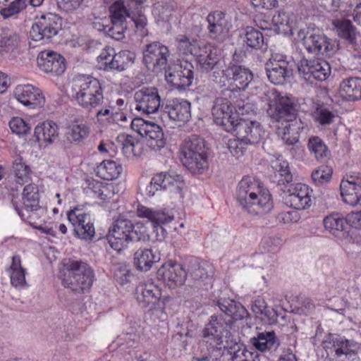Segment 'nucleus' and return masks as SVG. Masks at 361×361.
<instances>
[{
  "label": "nucleus",
  "mask_w": 361,
  "mask_h": 361,
  "mask_svg": "<svg viewBox=\"0 0 361 361\" xmlns=\"http://www.w3.org/2000/svg\"><path fill=\"white\" fill-rule=\"evenodd\" d=\"M111 25H104L100 20L92 23V27L117 41L126 37L130 27H134L135 32L142 37L148 35V20L141 10L133 11L127 8L123 0L115 1L109 8Z\"/></svg>",
  "instance_id": "1"
},
{
  "label": "nucleus",
  "mask_w": 361,
  "mask_h": 361,
  "mask_svg": "<svg viewBox=\"0 0 361 361\" xmlns=\"http://www.w3.org/2000/svg\"><path fill=\"white\" fill-rule=\"evenodd\" d=\"M235 199L244 211L255 215L264 214L274 207L269 190L250 176L243 178L238 183Z\"/></svg>",
  "instance_id": "2"
},
{
  "label": "nucleus",
  "mask_w": 361,
  "mask_h": 361,
  "mask_svg": "<svg viewBox=\"0 0 361 361\" xmlns=\"http://www.w3.org/2000/svg\"><path fill=\"white\" fill-rule=\"evenodd\" d=\"M149 240V235L144 223H133L121 215L112 223L107 235L110 247L118 252L128 248L130 243Z\"/></svg>",
  "instance_id": "3"
},
{
  "label": "nucleus",
  "mask_w": 361,
  "mask_h": 361,
  "mask_svg": "<svg viewBox=\"0 0 361 361\" xmlns=\"http://www.w3.org/2000/svg\"><path fill=\"white\" fill-rule=\"evenodd\" d=\"M62 285L78 294L87 292L94 280L93 269L82 260L65 259L59 271Z\"/></svg>",
  "instance_id": "4"
},
{
  "label": "nucleus",
  "mask_w": 361,
  "mask_h": 361,
  "mask_svg": "<svg viewBox=\"0 0 361 361\" xmlns=\"http://www.w3.org/2000/svg\"><path fill=\"white\" fill-rule=\"evenodd\" d=\"M220 324L213 331L216 346L220 350V359L223 356H228V361L248 360L254 355L259 354L257 351L247 349L240 338L235 336V331H231V327L226 322Z\"/></svg>",
  "instance_id": "5"
},
{
  "label": "nucleus",
  "mask_w": 361,
  "mask_h": 361,
  "mask_svg": "<svg viewBox=\"0 0 361 361\" xmlns=\"http://www.w3.org/2000/svg\"><path fill=\"white\" fill-rule=\"evenodd\" d=\"M298 37L307 52L314 56L330 58L339 49V41L329 37L319 29H300Z\"/></svg>",
  "instance_id": "6"
},
{
  "label": "nucleus",
  "mask_w": 361,
  "mask_h": 361,
  "mask_svg": "<svg viewBox=\"0 0 361 361\" xmlns=\"http://www.w3.org/2000/svg\"><path fill=\"white\" fill-rule=\"evenodd\" d=\"M73 90V98L76 103L90 113L105 102L101 82L92 76H83L78 79Z\"/></svg>",
  "instance_id": "7"
},
{
  "label": "nucleus",
  "mask_w": 361,
  "mask_h": 361,
  "mask_svg": "<svg viewBox=\"0 0 361 361\" xmlns=\"http://www.w3.org/2000/svg\"><path fill=\"white\" fill-rule=\"evenodd\" d=\"M326 361H360L361 343L336 334H329L323 341Z\"/></svg>",
  "instance_id": "8"
},
{
  "label": "nucleus",
  "mask_w": 361,
  "mask_h": 361,
  "mask_svg": "<svg viewBox=\"0 0 361 361\" xmlns=\"http://www.w3.org/2000/svg\"><path fill=\"white\" fill-rule=\"evenodd\" d=\"M183 164L192 173L202 174L208 166V156L203 138L192 135L181 146Z\"/></svg>",
  "instance_id": "9"
},
{
  "label": "nucleus",
  "mask_w": 361,
  "mask_h": 361,
  "mask_svg": "<svg viewBox=\"0 0 361 361\" xmlns=\"http://www.w3.org/2000/svg\"><path fill=\"white\" fill-rule=\"evenodd\" d=\"M268 104V116L272 121L281 123L291 121L297 115V104L293 98L282 96L279 92L272 89L264 92Z\"/></svg>",
  "instance_id": "10"
},
{
  "label": "nucleus",
  "mask_w": 361,
  "mask_h": 361,
  "mask_svg": "<svg viewBox=\"0 0 361 361\" xmlns=\"http://www.w3.org/2000/svg\"><path fill=\"white\" fill-rule=\"evenodd\" d=\"M216 305L225 314H214L209 318L204 327L209 330H215L216 326L221 323L226 322L234 331V324L237 321L249 317L250 314L247 309L239 302L230 298H220L216 301Z\"/></svg>",
  "instance_id": "11"
},
{
  "label": "nucleus",
  "mask_w": 361,
  "mask_h": 361,
  "mask_svg": "<svg viewBox=\"0 0 361 361\" xmlns=\"http://www.w3.org/2000/svg\"><path fill=\"white\" fill-rule=\"evenodd\" d=\"M298 64L290 56L281 54H271L264 64L268 80L275 85H283L293 78Z\"/></svg>",
  "instance_id": "12"
},
{
  "label": "nucleus",
  "mask_w": 361,
  "mask_h": 361,
  "mask_svg": "<svg viewBox=\"0 0 361 361\" xmlns=\"http://www.w3.org/2000/svg\"><path fill=\"white\" fill-rule=\"evenodd\" d=\"M63 30V19L57 14L48 13L36 17L30 30V37L35 42L49 43Z\"/></svg>",
  "instance_id": "13"
},
{
  "label": "nucleus",
  "mask_w": 361,
  "mask_h": 361,
  "mask_svg": "<svg viewBox=\"0 0 361 361\" xmlns=\"http://www.w3.org/2000/svg\"><path fill=\"white\" fill-rule=\"evenodd\" d=\"M165 79L173 89L185 90L194 80V66L188 60L177 59L170 60L164 72Z\"/></svg>",
  "instance_id": "14"
},
{
  "label": "nucleus",
  "mask_w": 361,
  "mask_h": 361,
  "mask_svg": "<svg viewBox=\"0 0 361 361\" xmlns=\"http://www.w3.org/2000/svg\"><path fill=\"white\" fill-rule=\"evenodd\" d=\"M169 47L160 42H152L142 49V63L149 72L159 74L166 71L170 60Z\"/></svg>",
  "instance_id": "15"
},
{
  "label": "nucleus",
  "mask_w": 361,
  "mask_h": 361,
  "mask_svg": "<svg viewBox=\"0 0 361 361\" xmlns=\"http://www.w3.org/2000/svg\"><path fill=\"white\" fill-rule=\"evenodd\" d=\"M133 130L145 137L146 145L154 152L160 151L166 145V140L162 128L158 124L136 117L131 121Z\"/></svg>",
  "instance_id": "16"
},
{
  "label": "nucleus",
  "mask_w": 361,
  "mask_h": 361,
  "mask_svg": "<svg viewBox=\"0 0 361 361\" xmlns=\"http://www.w3.org/2000/svg\"><path fill=\"white\" fill-rule=\"evenodd\" d=\"M68 221L73 229V233L77 238L84 240H92L95 235L94 219L90 213L86 212L81 206H75L66 212Z\"/></svg>",
  "instance_id": "17"
},
{
  "label": "nucleus",
  "mask_w": 361,
  "mask_h": 361,
  "mask_svg": "<svg viewBox=\"0 0 361 361\" xmlns=\"http://www.w3.org/2000/svg\"><path fill=\"white\" fill-rule=\"evenodd\" d=\"M298 71L300 77L310 84L325 81L331 72L330 64L320 58L301 59L298 63Z\"/></svg>",
  "instance_id": "18"
},
{
  "label": "nucleus",
  "mask_w": 361,
  "mask_h": 361,
  "mask_svg": "<svg viewBox=\"0 0 361 361\" xmlns=\"http://www.w3.org/2000/svg\"><path fill=\"white\" fill-rule=\"evenodd\" d=\"M184 186V180L181 175L174 171L160 172L152 176L149 183L146 186L145 192L149 197H153L158 191L166 190L179 193Z\"/></svg>",
  "instance_id": "19"
},
{
  "label": "nucleus",
  "mask_w": 361,
  "mask_h": 361,
  "mask_svg": "<svg viewBox=\"0 0 361 361\" xmlns=\"http://www.w3.org/2000/svg\"><path fill=\"white\" fill-rule=\"evenodd\" d=\"M254 75L247 66L235 63H229L224 70L219 82L221 86L234 85L239 90H245L253 80Z\"/></svg>",
  "instance_id": "20"
},
{
  "label": "nucleus",
  "mask_w": 361,
  "mask_h": 361,
  "mask_svg": "<svg viewBox=\"0 0 361 361\" xmlns=\"http://www.w3.org/2000/svg\"><path fill=\"white\" fill-rule=\"evenodd\" d=\"M137 216L147 219L153 226L156 232L157 240H163L167 233L163 226L170 223L173 219V215L166 209H152L139 204L136 210Z\"/></svg>",
  "instance_id": "21"
},
{
  "label": "nucleus",
  "mask_w": 361,
  "mask_h": 361,
  "mask_svg": "<svg viewBox=\"0 0 361 361\" xmlns=\"http://www.w3.org/2000/svg\"><path fill=\"white\" fill-rule=\"evenodd\" d=\"M186 276L187 273L183 266L171 259L164 263L157 271V279L170 289L182 286Z\"/></svg>",
  "instance_id": "22"
},
{
  "label": "nucleus",
  "mask_w": 361,
  "mask_h": 361,
  "mask_svg": "<svg viewBox=\"0 0 361 361\" xmlns=\"http://www.w3.org/2000/svg\"><path fill=\"white\" fill-rule=\"evenodd\" d=\"M284 191L283 197L286 205L296 210L305 209L312 204L310 189L305 184L292 183Z\"/></svg>",
  "instance_id": "23"
},
{
  "label": "nucleus",
  "mask_w": 361,
  "mask_h": 361,
  "mask_svg": "<svg viewBox=\"0 0 361 361\" xmlns=\"http://www.w3.org/2000/svg\"><path fill=\"white\" fill-rule=\"evenodd\" d=\"M207 31L209 38L223 41L232 28L229 16L221 11L210 12L207 16Z\"/></svg>",
  "instance_id": "24"
},
{
  "label": "nucleus",
  "mask_w": 361,
  "mask_h": 361,
  "mask_svg": "<svg viewBox=\"0 0 361 361\" xmlns=\"http://www.w3.org/2000/svg\"><path fill=\"white\" fill-rule=\"evenodd\" d=\"M231 133L236 137L243 139L250 145L259 144L264 135V130L259 122L243 118H240L235 123Z\"/></svg>",
  "instance_id": "25"
},
{
  "label": "nucleus",
  "mask_w": 361,
  "mask_h": 361,
  "mask_svg": "<svg viewBox=\"0 0 361 361\" xmlns=\"http://www.w3.org/2000/svg\"><path fill=\"white\" fill-rule=\"evenodd\" d=\"M37 63L40 71L52 75H61L66 68L65 58L50 49H44L39 53Z\"/></svg>",
  "instance_id": "26"
},
{
  "label": "nucleus",
  "mask_w": 361,
  "mask_h": 361,
  "mask_svg": "<svg viewBox=\"0 0 361 361\" xmlns=\"http://www.w3.org/2000/svg\"><path fill=\"white\" fill-rule=\"evenodd\" d=\"M136 102L135 109L146 114L158 111L161 104V98L158 90L154 87H144L134 94Z\"/></svg>",
  "instance_id": "27"
},
{
  "label": "nucleus",
  "mask_w": 361,
  "mask_h": 361,
  "mask_svg": "<svg viewBox=\"0 0 361 361\" xmlns=\"http://www.w3.org/2000/svg\"><path fill=\"white\" fill-rule=\"evenodd\" d=\"M14 97L23 106L30 109L42 107L45 104L42 91L30 84L18 85L14 90Z\"/></svg>",
  "instance_id": "28"
},
{
  "label": "nucleus",
  "mask_w": 361,
  "mask_h": 361,
  "mask_svg": "<svg viewBox=\"0 0 361 361\" xmlns=\"http://www.w3.org/2000/svg\"><path fill=\"white\" fill-rule=\"evenodd\" d=\"M135 295L141 308L152 311L159 307L161 290L153 283H140L136 287Z\"/></svg>",
  "instance_id": "29"
},
{
  "label": "nucleus",
  "mask_w": 361,
  "mask_h": 361,
  "mask_svg": "<svg viewBox=\"0 0 361 361\" xmlns=\"http://www.w3.org/2000/svg\"><path fill=\"white\" fill-rule=\"evenodd\" d=\"M343 202L350 206L357 205L361 200V176L343 179L340 184Z\"/></svg>",
  "instance_id": "30"
},
{
  "label": "nucleus",
  "mask_w": 361,
  "mask_h": 361,
  "mask_svg": "<svg viewBox=\"0 0 361 361\" xmlns=\"http://www.w3.org/2000/svg\"><path fill=\"white\" fill-rule=\"evenodd\" d=\"M190 109L191 104L188 100L175 99L169 101L161 116L175 121L188 122L191 118Z\"/></svg>",
  "instance_id": "31"
},
{
  "label": "nucleus",
  "mask_w": 361,
  "mask_h": 361,
  "mask_svg": "<svg viewBox=\"0 0 361 361\" xmlns=\"http://www.w3.org/2000/svg\"><path fill=\"white\" fill-rule=\"evenodd\" d=\"M214 274V266L207 262H197L196 260L189 270V276L194 281V286L200 288L210 285Z\"/></svg>",
  "instance_id": "32"
},
{
  "label": "nucleus",
  "mask_w": 361,
  "mask_h": 361,
  "mask_svg": "<svg viewBox=\"0 0 361 361\" xmlns=\"http://www.w3.org/2000/svg\"><path fill=\"white\" fill-rule=\"evenodd\" d=\"M249 343L253 348L252 350L262 353L276 350L281 345L279 339L272 330L257 332L256 336L250 338Z\"/></svg>",
  "instance_id": "33"
},
{
  "label": "nucleus",
  "mask_w": 361,
  "mask_h": 361,
  "mask_svg": "<svg viewBox=\"0 0 361 361\" xmlns=\"http://www.w3.org/2000/svg\"><path fill=\"white\" fill-rule=\"evenodd\" d=\"M160 259V254L157 250L149 247H140L133 255V265L137 270L147 272Z\"/></svg>",
  "instance_id": "34"
},
{
  "label": "nucleus",
  "mask_w": 361,
  "mask_h": 361,
  "mask_svg": "<svg viewBox=\"0 0 361 361\" xmlns=\"http://www.w3.org/2000/svg\"><path fill=\"white\" fill-rule=\"evenodd\" d=\"M240 39L247 51H253L267 49L263 34L252 26H246L240 34Z\"/></svg>",
  "instance_id": "35"
},
{
  "label": "nucleus",
  "mask_w": 361,
  "mask_h": 361,
  "mask_svg": "<svg viewBox=\"0 0 361 361\" xmlns=\"http://www.w3.org/2000/svg\"><path fill=\"white\" fill-rule=\"evenodd\" d=\"M234 89L225 88L221 91V95L214 100L212 113L215 123H224V114L229 111L233 106Z\"/></svg>",
  "instance_id": "36"
},
{
  "label": "nucleus",
  "mask_w": 361,
  "mask_h": 361,
  "mask_svg": "<svg viewBox=\"0 0 361 361\" xmlns=\"http://www.w3.org/2000/svg\"><path fill=\"white\" fill-rule=\"evenodd\" d=\"M276 127V133L288 145H294L299 142L300 133L304 129V124L300 120L293 118L291 121Z\"/></svg>",
  "instance_id": "37"
},
{
  "label": "nucleus",
  "mask_w": 361,
  "mask_h": 361,
  "mask_svg": "<svg viewBox=\"0 0 361 361\" xmlns=\"http://www.w3.org/2000/svg\"><path fill=\"white\" fill-rule=\"evenodd\" d=\"M202 352L205 350L204 355L195 357L196 361H220V351L216 344L213 330L204 327L202 330Z\"/></svg>",
  "instance_id": "38"
},
{
  "label": "nucleus",
  "mask_w": 361,
  "mask_h": 361,
  "mask_svg": "<svg viewBox=\"0 0 361 361\" xmlns=\"http://www.w3.org/2000/svg\"><path fill=\"white\" fill-rule=\"evenodd\" d=\"M323 224L325 229L336 238H345L348 233L347 218L341 214L333 213L325 216Z\"/></svg>",
  "instance_id": "39"
},
{
  "label": "nucleus",
  "mask_w": 361,
  "mask_h": 361,
  "mask_svg": "<svg viewBox=\"0 0 361 361\" xmlns=\"http://www.w3.org/2000/svg\"><path fill=\"white\" fill-rule=\"evenodd\" d=\"M339 93L347 101L361 99V78L349 77L343 79L340 83Z\"/></svg>",
  "instance_id": "40"
},
{
  "label": "nucleus",
  "mask_w": 361,
  "mask_h": 361,
  "mask_svg": "<svg viewBox=\"0 0 361 361\" xmlns=\"http://www.w3.org/2000/svg\"><path fill=\"white\" fill-rule=\"evenodd\" d=\"M97 176L103 180H113L120 177L122 165L112 159H104L94 169Z\"/></svg>",
  "instance_id": "41"
},
{
  "label": "nucleus",
  "mask_w": 361,
  "mask_h": 361,
  "mask_svg": "<svg viewBox=\"0 0 361 361\" xmlns=\"http://www.w3.org/2000/svg\"><path fill=\"white\" fill-rule=\"evenodd\" d=\"M59 128L52 121H45L39 123L35 128L34 135L37 142L51 144L59 135Z\"/></svg>",
  "instance_id": "42"
},
{
  "label": "nucleus",
  "mask_w": 361,
  "mask_h": 361,
  "mask_svg": "<svg viewBox=\"0 0 361 361\" xmlns=\"http://www.w3.org/2000/svg\"><path fill=\"white\" fill-rule=\"evenodd\" d=\"M272 168L274 171V181L278 185H283L286 188L293 183V176L289 163L286 160L277 159L272 162Z\"/></svg>",
  "instance_id": "43"
},
{
  "label": "nucleus",
  "mask_w": 361,
  "mask_h": 361,
  "mask_svg": "<svg viewBox=\"0 0 361 361\" xmlns=\"http://www.w3.org/2000/svg\"><path fill=\"white\" fill-rule=\"evenodd\" d=\"M334 29L338 36L350 44L357 43L358 32L357 28L350 20H336L334 23Z\"/></svg>",
  "instance_id": "44"
},
{
  "label": "nucleus",
  "mask_w": 361,
  "mask_h": 361,
  "mask_svg": "<svg viewBox=\"0 0 361 361\" xmlns=\"http://www.w3.org/2000/svg\"><path fill=\"white\" fill-rule=\"evenodd\" d=\"M307 149L320 162H326L331 157V152L324 140L318 136H312L307 142Z\"/></svg>",
  "instance_id": "45"
},
{
  "label": "nucleus",
  "mask_w": 361,
  "mask_h": 361,
  "mask_svg": "<svg viewBox=\"0 0 361 361\" xmlns=\"http://www.w3.org/2000/svg\"><path fill=\"white\" fill-rule=\"evenodd\" d=\"M22 200L24 209L27 212L37 211L40 208L38 187L35 184H28L25 186Z\"/></svg>",
  "instance_id": "46"
},
{
  "label": "nucleus",
  "mask_w": 361,
  "mask_h": 361,
  "mask_svg": "<svg viewBox=\"0 0 361 361\" xmlns=\"http://www.w3.org/2000/svg\"><path fill=\"white\" fill-rule=\"evenodd\" d=\"M194 56H196L197 68L202 73L212 71L219 61L217 55L211 49H200V54Z\"/></svg>",
  "instance_id": "47"
},
{
  "label": "nucleus",
  "mask_w": 361,
  "mask_h": 361,
  "mask_svg": "<svg viewBox=\"0 0 361 361\" xmlns=\"http://www.w3.org/2000/svg\"><path fill=\"white\" fill-rule=\"evenodd\" d=\"M251 310L257 317L263 320L267 319L269 323H273L277 319V312L269 307L262 298L258 297L252 301Z\"/></svg>",
  "instance_id": "48"
},
{
  "label": "nucleus",
  "mask_w": 361,
  "mask_h": 361,
  "mask_svg": "<svg viewBox=\"0 0 361 361\" xmlns=\"http://www.w3.org/2000/svg\"><path fill=\"white\" fill-rule=\"evenodd\" d=\"M275 25V34L283 35H293L295 23L291 20L288 13L284 11H279L273 16Z\"/></svg>",
  "instance_id": "49"
},
{
  "label": "nucleus",
  "mask_w": 361,
  "mask_h": 361,
  "mask_svg": "<svg viewBox=\"0 0 361 361\" xmlns=\"http://www.w3.org/2000/svg\"><path fill=\"white\" fill-rule=\"evenodd\" d=\"M135 59V54L130 51L123 50L114 54L111 61V68L117 71H123L131 66Z\"/></svg>",
  "instance_id": "50"
},
{
  "label": "nucleus",
  "mask_w": 361,
  "mask_h": 361,
  "mask_svg": "<svg viewBox=\"0 0 361 361\" xmlns=\"http://www.w3.org/2000/svg\"><path fill=\"white\" fill-rule=\"evenodd\" d=\"M19 35L8 29L3 30L0 34V47L6 53L13 51L18 46Z\"/></svg>",
  "instance_id": "51"
},
{
  "label": "nucleus",
  "mask_w": 361,
  "mask_h": 361,
  "mask_svg": "<svg viewBox=\"0 0 361 361\" xmlns=\"http://www.w3.org/2000/svg\"><path fill=\"white\" fill-rule=\"evenodd\" d=\"M90 128L85 123L74 124L66 133V137L70 142H80L88 137Z\"/></svg>",
  "instance_id": "52"
},
{
  "label": "nucleus",
  "mask_w": 361,
  "mask_h": 361,
  "mask_svg": "<svg viewBox=\"0 0 361 361\" xmlns=\"http://www.w3.org/2000/svg\"><path fill=\"white\" fill-rule=\"evenodd\" d=\"M13 172L16 178V182L20 185H23L30 179V169L23 161L21 157H18L13 164Z\"/></svg>",
  "instance_id": "53"
},
{
  "label": "nucleus",
  "mask_w": 361,
  "mask_h": 361,
  "mask_svg": "<svg viewBox=\"0 0 361 361\" xmlns=\"http://www.w3.org/2000/svg\"><path fill=\"white\" fill-rule=\"evenodd\" d=\"M189 322L178 324L172 336V341L179 343V346L183 348L187 345L188 338L192 337V331L189 329Z\"/></svg>",
  "instance_id": "54"
},
{
  "label": "nucleus",
  "mask_w": 361,
  "mask_h": 361,
  "mask_svg": "<svg viewBox=\"0 0 361 361\" xmlns=\"http://www.w3.org/2000/svg\"><path fill=\"white\" fill-rule=\"evenodd\" d=\"M27 6V0H13L0 10L4 19H9L23 11Z\"/></svg>",
  "instance_id": "55"
},
{
  "label": "nucleus",
  "mask_w": 361,
  "mask_h": 361,
  "mask_svg": "<svg viewBox=\"0 0 361 361\" xmlns=\"http://www.w3.org/2000/svg\"><path fill=\"white\" fill-rule=\"evenodd\" d=\"M333 169L328 165H322L312 173V180L317 185L326 184L331 180Z\"/></svg>",
  "instance_id": "56"
},
{
  "label": "nucleus",
  "mask_w": 361,
  "mask_h": 361,
  "mask_svg": "<svg viewBox=\"0 0 361 361\" xmlns=\"http://www.w3.org/2000/svg\"><path fill=\"white\" fill-rule=\"evenodd\" d=\"M336 116V112L324 106L317 107L314 111V119L322 126L332 123Z\"/></svg>",
  "instance_id": "57"
},
{
  "label": "nucleus",
  "mask_w": 361,
  "mask_h": 361,
  "mask_svg": "<svg viewBox=\"0 0 361 361\" xmlns=\"http://www.w3.org/2000/svg\"><path fill=\"white\" fill-rule=\"evenodd\" d=\"M114 111V106L111 105V101L108 98H105V102L97 109H94L90 113L94 114L98 121H106L108 123H111L110 117Z\"/></svg>",
  "instance_id": "58"
},
{
  "label": "nucleus",
  "mask_w": 361,
  "mask_h": 361,
  "mask_svg": "<svg viewBox=\"0 0 361 361\" xmlns=\"http://www.w3.org/2000/svg\"><path fill=\"white\" fill-rule=\"evenodd\" d=\"M239 120V115L233 105L229 111L224 114V123L216 124L221 126L226 131L231 133Z\"/></svg>",
  "instance_id": "59"
},
{
  "label": "nucleus",
  "mask_w": 361,
  "mask_h": 361,
  "mask_svg": "<svg viewBox=\"0 0 361 361\" xmlns=\"http://www.w3.org/2000/svg\"><path fill=\"white\" fill-rule=\"evenodd\" d=\"M115 49L106 46L97 57V61L104 71H112L111 61L114 60Z\"/></svg>",
  "instance_id": "60"
},
{
  "label": "nucleus",
  "mask_w": 361,
  "mask_h": 361,
  "mask_svg": "<svg viewBox=\"0 0 361 361\" xmlns=\"http://www.w3.org/2000/svg\"><path fill=\"white\" fill-rule=\"evenodd\" d=\"M250 145L246 141L240 137L231 139L228 140V147L230 152L237 158L243 156L247 150V146Z\"/></svg>",
  "instance_id": "61"
},
{
  "label": "nucleus",
  "mask_w": 361,
  "mask_h": 361,
  "mask_svg": "<svg viewBox=\"0 0 361 361\" xmlns=\"http://www.w3.org/2000/svg\"><path fill=\"white\" fill-rule=\"evenodd\" d=\"M9 127L13 133L26 135L30 133L31 127L20 117H13L9 121Z\"/></svg>",
  "instance_id": "62"
},
{
  "label": "nucleus",
  "mask_w": 361,
  "mask_h": 361,
  "mask_svg": "<svg viewBox=\"0 0 361 361\" xmlns=\"http://www.w3.org/2000/svg\"><path fill=\"white\" fill-rule=\"evenodd\" d=\"M118 142L121 143L123 154L127 158L133 157L134 137L130 135H120L118 136Z\"/></svg>",
  "instance_id": "63"
},
{
  "label": "nucleus",
  "mask_w": 361,
  "mask_h": 361,
  "mask_svg": "<svg viewBox=\"0 0 361 361\" xmlns=\"http://www.w3.org/2000/svg\"><path fill=\"white\" fill-rule=\"evenodd\" d=\"M281 239L277 236L264 237L261 241V246L265 252H276L279 250Z\"/></svg>",
  "instance_id": "64"
}]
</instances>
